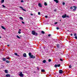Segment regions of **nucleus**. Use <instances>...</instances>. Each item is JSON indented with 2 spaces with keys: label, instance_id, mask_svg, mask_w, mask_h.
<instances>
[{
  "label": "nucleus",
  "instance_id": "37",
  "mask_svg": "<svg viewBox=\"0 0 77 77\" xmlns=\"http://www.w3.org/2000/svg\"><path fill=\"white\" fill-rule=\"evenodd\" d=\"M57 24V22H56L54 23V24Z\"/></svg>",
  "mask_w": 77,
  "mask_h": 77
},
{
  "label": "nucleus",
  "instance_id": "32",
  "mask_svg": "<svg viewBox=\"0 0 77 77\" xmlns=\"http://www.w3.org/2000/svg\"><path fill=\"white\" fill-rule=\"evenodd\" d=\"M22 24H25V23H24V22L23 21H22Z\"/></svg>",
  "mask_w": 77,
  "mask_h": 77
},
{
  "label": "nucleus",
  "instance_id": "22",
  "mask_svg": "<svg viewBox=\"0 0 77 77\" xmlns=\"http://www.w3.org/2000/svg\"><path fill=\"white\" fill-rule=\"evenodd\" d=\"M42 34H44L45 33V32H44L43 31H42Z\"/></svg>",
  "mask_w": 77,
  "mask_h": 77
},
{
  "label": "nucleus",
  "instance_id": "7",
  "mask_svg": "<svg viewBox=\"0 0 77 77\" xmlns=\"http://www.w3.org/2000/svg\"><path fill=\"white\" fill-rule=\"evenodd\" d=\"M38 6L39 7H40V8H42V4H41L40 3H38Z\"/></svg>",
  "mask_w": 77,
  "mask_h": 77
},
{
  "label": "nucleus",
  "instance_id": "52",
  "mask_svg": "<svg viewBox=\"0 0 77 77\" xmlns=\"http://www.w3.org/2000/svg\"><path fill=\"white\" fill-rule=\"evenodd\" d=\"M2 38V37H1L0 36V38Z\"/></svg>",
  "mask_w": 77,
  "mask_h": 77
},
{
  "label": "nucleus",
  "instance_id": "38",
  "mask_svg": "<svg viewBox=\"0 0 77 77\" xmlns=\"http://www.w3.org/2000/svg\"><path fill=\"white\" fill-rule=\"evenodd\" d=\"M30 15H31L32 16V15H33V14L32 13H31L30 14Z\"/></svg>",
  "mask_w": 77,
  "mask_h": 77
},
{
  "label": "nucleus",
  "instance_id": "25",
  "mask_svg": "<svg viewBox=\"0 0 77 77\" xmlns=\"http://www.w3.org/2000/svg\"><path fill=\"white\" fill-rule=\"evenodd\" d=\"M69 68H72V66H71V65H70L69 66Z\"/></svg>",
  "mask_w": 77,
  "mask_h": 77
},
{
  "label": "nucleus",
  "instance_id": "12",
  "mask_svg": "<svg viewBox=\"0 0 77 77\" xmlns=\"http://www.w3.org/2000/svg\"><path fill=\"white\" fill-rule=\"evenodd\" d=\"M4 2H5V0H1V3H4Z\"/></svg>",
  "mask_w": 77,
  "mask_h": 77
},
{
  "label": "nucleus",
  "instance_id": "17",
  "mask_svg": "<svg viewBox=\"0 0 77 77\" xmlns=\"http://www.w3.org/2000/svg\"><path fill=\"white\" fill-rule=\"evenodd\" d=\"M5 73H8V70L6 69L5 70Z\"/></svg>",
  "mask_w": 77,
  "mask_h": 77
},
{
  "label": "nucleus",
  "instance_id": "43",
  "mask_svg": "<svg viewBox=\"0 0 77 77\" xmlns=\"http://www.w3.org/2000/svg\"><path fill=\"white\" fill-rule=\"evenodd\" d=\"M20 2H24V1H23V0H21Z\"/></svg>",
  "mask_w": 77,
  "mask_h": 77
},
{
  "label": "nucleus",
  "instance_id": "26",
  "mask_svg": "<svg viewBox=\"0 0 77 77\" xmlns=\"http://www.w3.org/2000/svg\"><path fill=\"white\" fill-rule=\"evenodd\" d=\"M2 7H3V8H6V7H5V6L4 5H2Z\"/></svg>",
  "mask_w": 77,
  "mask_h": 77
},
{
  "label": "nucleus",
  "instance_id": "57",
  "mask_svg": "<svg viewBox=\"0 0 77 77\" xmlns=\"http://www.w3.org/2000/svg\"><path fill=\"white\" fill-rule=\"evenodd\" d=\"M68 32H69V30H68Z\"/></svg>",
  "mask_w": 77,
  "mask_h": 77
},
{
  "label": "nucleus",
  "instance_id": "19",
  "mask_svg": "<svg viewBox=\"0 0 77 77\" xmlns=\"http://www.w3.org/2000/svg\"><path fill=\"white\" fill-rule=\"evenodd\" d=\"M6 63H9V62H10V61H9V60H6Z\"/></svg>",
  "mask_w": 77,
  "mask_h": 77
},
{
  "label": "nucleus",
  "instance_id": "1",
  "mask_svg": "<svg viewBox=\"0 0 77 77\" xmlns=\"http://www.w3.org/2000/svg\"><path fill=\"white\" fill-rule=\"evenodd\" d=\"M29 55L30 56V58L31 59H35V56L32 55V53H31L29 52Z\"/></svg>",
  "mask_w": 77,
  "mask_h": 77
},
{
  "label": "nucleus",
  "instance_id": "16",
  "mask_svg": "<svg viewBox=\"0 0 77 77\" xmlns=\"http://www.w3.org/2000/svg\"><path fill=\"white\" fill-rule=\"evenodd\" d=\"M44 5L45 6H47V4L46 2L44 3Z\"/></svg>",
  "mask_w": 77,
  "mask_h": 77
},
{
  "label": "nucleus",
  "instance_id": "44",
  "mask_svg": "<svg viewBox=\"0 0 77 77\" xmlns=\"http://www.w3.org/2000/svg\"><path fill=\"white\" fill-rule=\"evenodd\" d=\"M75 39H77V36H75Z\"/></svg>",
  "mask_w": 77,
  "mask_h": 77
},
{
  "label": "nucleus",
  "instance_id": "21",
  "mask_svg": "<svg viewBox=\"0 0 77 77\" xmlns=\"http://www.w3.org/2000/svg\"><path fill=\"white\" fill-rule=\"evenodd\" d=\"M57 48H59V45L57 44Z\"/></svg>",
  "mask_w": 77,
  "mask_h": 77
},
{
  "label": "nucleus",
  "instance_id": "49",
  "mask_svg": "<svg viewBox=\"0 0 77 77\" xmlns=\"http://www.w3.org/2000/svg\"><path fill=\"white\" fill-rule=\"evenodd\" d=\"M17 56H18V57H20V55H17Z\"/></svg>",
  "mask_w": 77,
  "mask_h": 77
},
{
  "label": "nucleus",
  "instance_id": "23",
  "mask_svg": "<svg viewBox=\"0 0 77 77\" xmlns=\"http://www.w3.org/2000/svg\"><path fill=\"white\" fill-rule=\"evenodd\" d=\"M14 55H15L16 56H17L18 54H17V53H14Z\"/></svg>",
  "mask_w": 77,
  "mask_h": 77
},
{
  "label": "nucleus",
  "instance_id": "36",
  "mask_svg": "<svg viewBox=\"0 0 77 77\" xmlns=\"http://www.w3.org/2000/svg\"><path fill=\"white\" fill-rule=\"evenodd\" d=\"M18 33L19 34H21V32L20 31H18Z\"/></svg>",
  "mask_w": 77,
  "mask_h": 77
},
{
  "label": "nucleus",
  "instance_id": "6",
  "mask_svg": "<svg viewBox=\"0 0 77 77\" xmlns=\"http://www.w3.org/2000/svg\"><path fill=\"white\" fill-rule=\"evenodd\" d=\"M63 71L62 70H59V73L60 74H62V73H63Z\"/></svg>",
  "mask_w": 77,
  "mask_h": 77
},
{
  "label": "nucleus",
  "instance_id": "50",
  "mask_svg": "<svg viewBox=\"0 0 77 77\" xmlns=\"http://www.w3.org/2000/svg\"><path fill=\"white\" fill-rule=\"evenodd\" d=\"M21 29H19V31H21Z\"/></svg>",
  "mask_w": 77,
  "mask_h": 77
},
{
  "label": "nucleus",
  "instance_id": "35",
  "mask_svg": "<svg viewBox=\"0 0 77 77\" xmlns=\"http://www.w3.org/2000/svg\"><path fill=\"white\" fill-rule=\"evenodd\" d=\"M38 15H40L41 14V13H40V12H38Z\"/></svg>",
  "mask_w": 77,
  "mask_h": 77
},
{
  "label": "nucleus",
  "instance_id": "28",
  "mask_svg": "<svg viewBox=\"0 0 77 77\" xmlns=\"http://www.w3.org/2000/svg\"><path fill=\"white\" fill-rule=\"evenodd\" d=\"M45 18H48V16H45Z\"/></svg>",
  "mask_w": 77,
  "mask_h": 77
},
{
  "label": "nucleus",
  "instance_id": "15",
  "mask_svg": "<svg viewBox=\"0 0 77 77\" xmlns=\"http://www.w3.org/2000/svg\"><path fill=\"white\" fill-rule=\"evenodd\" d=\"M45 62H46V60H44L43 61V62H42V63H45Z\"/></svg>",
  "mask_w": 77,
  "mask_h": 77
},
{
  "label": "nucleus",
  "instance_id": "33",
  "mask_svg": "<svg viewBox=\"0 0 77 77\" xmlns=\"http://www.w3.org/2000/svg\"><path fill=\"white\" fill-rule=\"evenodd\" d=\"M63 5H65V2H63Z\"/></svg>",
  "mask_w": 77,
  "mask_h": 77
},
{
  "label": "nucleus",
  "instance_id": "30",
  "mask_svg": "<svg viewBox=\"0 0 77 77\" xmlns=\"http://www.w3.org/2000/svg\"><path fill=\"white\" fill-rule=\"evenodd\" d=\"M73 8H74V9H76V8H77V7L75 6H73Z\"/></svg>",
  "mask_w": 77,
  "mask_h": 77
},
{
  "label": "nucleus",
  "instance_id": "11",
  "mask_svg": "<svg viewBox=\"0 0 77 77\" xmlns=\"http://www.w3.org/2000/svg\"><path fill=\"white\" fill-rule=\"evenodd\" d=\"M1 27L2 28V29H4V30H6V28H5V27H4V26H2Z\"/></svg>",
  "mask_w": 77,
  "mask_h": 77
},
{
  "label": "nucleus",
  "instance_id": "34",
  "mask_svg": "<svg viewBox=\"0 0 77 77\" xmlns=\"http://www.w3.org/2000/svg\"><path fill=\"white\" fill-rule=\"evenodd\" d=\"M23 11H26V10L24 9H22Z\"/></svg>",
  "mask_w": 77,
  "mask_h": 77
},
{
  "label": "nucleus",
  "instance_id": "5",
  "mask_svg": "<svg viewBox=\"0 0 77 77\" xmlns=\"http://www.w3.org/2000/svg\"><path fill=\"white\" fill-rule=\"evenodd\" d=\"M19 76L20 77H24V74H23L22 72H21L19 74Z\"/></svg>",
  "mask_w": 77,
  "mask_h": 77
},
{
  "label": "nucleus",
  "instance_id": "4",
  "mask_svg": "<svg viewBox=\"0 0 77 77\" xmlns=\"http://www.w3.org/2000/svg\"><path fill=\"white\" fill-rule=\"evenodd\" d=\"M54 67L57 68L58 67H60V64H59L58 65L55 64L54 66Z\"/></svg>",
  "mask_w": 77,
  "mask_h": 77
},
{
  "label": "nucleus",
  "instance_id": "40",
  "mask_svg": "<svg viewBox=\"0 0 77 77\" xmlns=\"http://www.w3.org/2000/svg\"><path fill=\"white\" fill-rule=\"evenodd\" d=\"M20 8H21V9H23V7H20Z\"/></svg>",
  "mask_w": 77,
  "mask_h": 77
},
{
  "label": "nucleus",
  "instance_id": "54",
  "mask_svg": "<svg viewBox=\"0 0 77 77\" xmlns=\"http://www.w3.org/2000/svg\"><path fill=\"white\" fill-rule=\"evenodd\" d=\"M60 21H61V20H60Z\"/></svg>",
  "mask_w": 77,
  "mask_h": 77
},
{
  "label": "nucleus",
  "instance_id": "9",
  "mask_svg": "<svg viewBox=\"0 0 77 77\" xmlns=\"http://www.w3.org/2000/svg\"><path fill=\"white\" fill-rule=\"evenodd\" d=\"M54 2H55L56 3H59V1L57 0H54Z\"/></svg>",
  "mask_w": 77,
  "mask_h": 77
},
{
  "label": "nucleus",
  "instance_id": "51",
  "mask_svg": "<svg viewBox=\"0 0 77 77\" xmlns=\"http://www.w3.org/2000/svg\"><path fill=\"white\" fill-rule=\"evenodd\" d=\"M43 48L44 49V50H45V47H44Z\"/></svg>",
  "mask_w": 77,
  "mask_h": 77
},
{
  "label": "nucleus",
  "instance_id": "24",
  "mask_svg": "<svg viewBox=\"0 0 77 77\" xmlns=\"http://www.w3.org/2000/svg\"><path fill=\"white\" fill-rule=\"evenodd\" d=\"M48 61L49 62H50L51 61V59H49L48 60Z\"/></svg>",
  "mask_w": 77,
  "mask_h": 77
},
{
  "label": "nucleus",
  "instance_id": "27",
  "mask_svg": "<svg viewBox=\"0 0 77 77\" xmlns=\"http://www.w3.org/2000/svg\"><path fill=\"white\" fill-rule=\"evenodd\" d=\"M56 29L57 30H59V29H60V28L58 27H57Z\"/></svg>",
  "mask_w": 77,
  "mask_h": 77
},
{
  "label": "nucleus",
  "instance_id": "29",
  "mask_svg": "<svg viewBox=\"0 0 77 77\" xmlns=\"http://www.w3.org/2000/svg\"><path fill=\"white\" fill-rule=\"evenodd\" d=\"M77 35H76V33H75L74 34V36H76Z\"/></svg>",
  "mask_w": 77,
  "mask_h": 77
},
{
  "label": "nucleus",
  "instance_id": "55",
  "mask_svg": "<svg viewBox=\"0 0 77 77\" xmlns=\"http://www.w3.org/2000/svg\"><path fill=\"white\" fill-rule=\"evenodd\" d=\"M34 72L35 73L36 72Z\"/></svg>",
  "mask_w": 77,
  "mask_h": 77
},
{
  "label": "nucleus",
  "instance_id": "13",
  "mask_svg": "<svg viewBox=\"0 0 77 77\" xmlns=\"http://www.w3.org/2000/svg\"><path fill=\"white\" fill-rule=\"evenodd\" d=\"M2 60H3V61H6V58H2Z\"/></svg>",
  "mask_w": 77,
  "mask_h": 77
},
{
  "label": "nucleus",
  "instance_id": "46",
  "mask_svg": "<svg viewBox=\"0 0 77 77\" xmlns=\"http://www.w3.org/2000/svg\"><path fill=\"white\" fill-rule=\"evenodd\" d=\"M76 9H75V8H74V9H73V11H75V10H76Z\"/></svg>",
  "mask_w": 77,
  "mask_h": 77
},
{
  "label": "nucleus",
  "instance_id": "2",
  "mask_svg": "<svg viewBox=\"0 0 77 77\" xmlns=\"http://www.w3.org/2000/svg\"><path fill=\"white\" fill-rule=\"evenodd\" d=\"M32 34L33 35H35V36H37V35H38V33L36 32L34 30H33L32 31Z\"/></svg>",
  "mask_w": 77,
  "mask_h": 77
},
{
  "label": "nucleus",
  "instance_id": "56",
  "mask_svg": "<svg viewBox=\"0 0 77 77\" xmlns=\"http://www.w3.org/2000/svg\"><path fill=\"white\" fill-rule=\"evenodd\" d=\"M73 1H75V0H73Z\"/></svg>",
  "mask_w": 77,
  "mask_h": 77
},
{
  "label": "nucleus",
  "instance_id": "45",
  "mask_svg": "<svg viewBox=\"0 0 77 77\" xmlns=\"http://www.w3.org/2000/svg\"><path fill=\"white\" fill-rule=\"evenodd\" d=\"M7 59H9V57H8V58H7Z\"/></svg>",
  "mask_w": 77,
  "mask_h": 77
},
{
  "label": "nucleus",
  "instance_id": "42",
  "mask_svg": "<svg viewBox=\"0 0 77 77\" xmlns=\"http://www.w3.org/2000/svg\"><path fill=\"white\" fill-rule=\"evenodd\" d=\"M57 11V10L56 9H55L54 10V12H56V11Z\"/></svg>",
  "mask_w": 77,
  "mask_h": 77
},
{
  "label": "nucleus",
  "instance_id": "18",
  "mask_svg": "<svg viewBox=\"0 0 77 77\" xmlns=\"http://www.w3.org/2000/svg\"><path fill=\"white\" fill-rule=\"evenodd\" d=\"M16 36L17 38H18V39H20V37L18 35H17Z\"/></svg>",
  "mask_w": 77,
  "mask_h": 77
},
{
  "label": "nucleus",
  "instance_id": "41",
  "mask_svg": "<svg viewBox=\"0 0 77 77\" xmlns=\"http://www.w3.org/2000/svg\"><path fill=\"white\" fill-rule=\"evenodd\" d=\"M51 36V34H48V36Z\"/></svg>",
  "mask_w": 77,
  "mask_h": 77
},
{
  "label": "nucleus",
  "instance_id": "48",
  "mask_svg": "<svg viewBox=\"0 0 77 77\" xmlns=\"http://www.w3.org/2000/svg\"><path fill=\"white\" fill-rule=\"evenodd\" d=\"M71 36H72V34L71 33L70 34Z\"/></svg>",
  "mask_w": 77,
  "mask_h": 77
},
{
  "label": "nucleus",
  "instance_id": "31",
  "mask_svg": "<svg viewBox=\"0 0 77 77\" xmlns=\"http://www.w3.org/2000/svg\"><path fill=\"white\" fill-rule=\"evenodd\" d=\"M70 9H73V8L72 7H70Z\"/></svg>",
  "mask_w": 77,
  "mask_h": 77
},
{
  "label": "nucleus",
  "instance_id": "8",
  "mask_svg": "<svg viewBox=\"0 0 77 77\" xmlns=\"http://www.w3.org/2000/svg\"><path fill=\"white\" fill-rule=\"evenodd\" d=\"M23 57H27V55H26V54L25 53L23 54Z\"/></svg>",
  "mask_w": 77,
  "mask_h": 77
},
{
  "label": "nucleus",
  "instance_id": "47",
  "mask_svg": "<svg viewBox=\"0 0 77 77\" xmlns=\"http://www.w3.org/2000/svg\"><path fill=\"white\" fill-rule=\"evenodd\" d=\"M37 69H38V70H39V67H37Z\"/></svg>",
  "mask_w": 77,
  "mask_h": 77
},
{
  "label": "nucleus",
  "instance_id": "10",
  "mask_svg": "<svg viewBox=\"0 0 77 77\" xmlns=\"http://www.w3.org/2000/svg\"><path fill=\"white\" fill-rule=\"evenodd\" d=\"M6 77H11V75L9 74H7L6 75Z\"/></svg>",
  "mask_w": 77,
  "mask_h": 77
},
{
  "label": "nucleus",
  "instance_id": "14",
  "mask_svg": "<svg viewBox=\"0 0 77 77\" xmlns=\"http://www.w3.org/2000/svg\"><path fill=\"white\" fill-rule=\"evenodd\" d=\"M20 19V20H23V18L22 17H19Z\"/></svg>",
  "mask_w": 77,
  "mask_h": 77
},
{
  "label": "nucleus",
  "instance_id": "3",
  "mask_svg": "<svg viewBox=\"0 0 77 77\" xmlns=\"http://www.w3.org/2000/svg\"><path fill=\"white\" fill-rule=\"evenodd\" d=\"M62 18H69V16L66 15V14H65L64 15L62 16Z\"/></svg>",
  "mask_w": 77,
  "mask_h": 77
},
{
  "label": "nucleus",
  "instance_id": "39",
  "mask_svg": "<svg viewBox=\"0 0 77 77\" xmlns=\"http://www.w3.org/2000/svg\"><path fill=\"white\" fill-rule=\"evenodd\" d=\"M60 61H63V60H62V59L61 58L60 59Z\"/></svg>",
  "mask_w": 77,
  "mask_h": 77
},
{
  "label": "nucleus",
  "instance_id": "20",
  "mask_svg": "<svg viewBox=\"0 0 77 77\" xmlns=\"http://www.w3.org/2000/svg\"><path fill=\"white\" fill-rule=\"evenodd\" d=\"M41 72H45V70L44 69H42L41 70Z\"/></svg>",
  "mask_w": 77,
  "mask_h": 77
},
{
  "label": "nucleus",
  "instance_id": "53",
  "mask_svg": "<svg viewBox=\"0 0 77 77\" xmlns=\"http://www.w3.org/2000/svg\"><path fill=\"white\" fill-rule=\"evenodd\" d=\"M7 46H8V47H9V45H7Z\"/></svg>",
  "mask_w": 77,
  "mask_h": 77
}]
</instances>
